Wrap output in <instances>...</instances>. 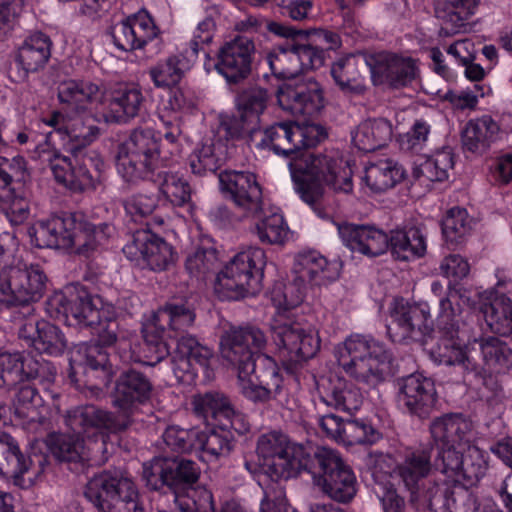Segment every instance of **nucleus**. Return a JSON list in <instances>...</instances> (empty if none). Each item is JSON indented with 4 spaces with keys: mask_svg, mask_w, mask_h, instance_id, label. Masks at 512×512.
<instances>
[{
    "mask_svg": "<svg viewBox=\"0 0 512 512\" xmlns=\"http://www.w3.org/2000/svg\"><path fill=\"white\" fill-rule=\"evenodd\" d=\"M19 336L28 340L40 354L59 356L67 348V339L61 329L45 320L25 323Z\"/></svg>",
    "mask_w": 512,
    "mask_h": 512,
    "instance_id": "38",
    "label": "nucleus"
},
{
    "mask_svg": "<svg viewBox=\"0 0 512 512\" xmlns=\"http://www.w3.org/2000/svg\"><path fill=\"white\" fill-rule=\"evenodd\" d=\"M317 446L296 445L278 431H271L259 436L256 453L262 460L265 474L274 482L288 480L304 471L302 452H308Z\"/></svg>",
    "mask_w": 512,
    "mask_h": 512,
    "instance_id": "12",
    "label": "nucleus"
},
{
    "mask_svg": "<svg viewBox=\"0 0 512 512\" xmlns=\"http://www.w3.org/2000/svg\"><path fill=\"white\" fill-rule=\"evenodd\" d=\"M261 139L255 144L260 150L294 161L303 148H311L326 138L319 125L300 127L292 121L275 122L259 130Z\"/></svg>",
    "mask_w": 512,
    "mask_h": 512,
    "instance_id": "13",
    "label": "nucleus"
},
{
    "mask_svg": "<svg viewBox=\"0 0 512 512\" xmlns=\"http://www.w3.org/2000/svg\"><path fill=\"white\" fill-rule=\"evenodd\" d=\"M152 391V382L143 372L134 368L121 371L112 391V403L123 414L115 416L127 418L130 424L129 415L150 401Z\"/></svg>",
    "mask_w": 512,
    "mask_h": 512,
    "instance_id": "24",
    "label": "nucleus"
},
{
    "mask_svg": "<svg viewBox=\"0 0 512 512\" xmlns=\"http://www.w3.org/2000/svg\"><path fill=\"white\" fill-rule=\"evenodd\" d=\"M403 177V171L392 161L371 164L365 170L364 181L374 193H382L395 186Z\"/></svg>",
    "mask_w": 512,
    "mask_h": 512,
    "instance_id": "56",
    "label": "nucleus"
},
{
    "mask_svg": "<svg viewBox=\"0 0 512 512\" xmlns=\"http://www.w3.org/2000/svg\"><path fill=\"white\" fill-rule=\"evenodd\" d=\"M221 148V143L214 138H204L190 155L189 163L192 172L197 175L216 172L224 161Z\"/></svg>",
    "mask_w": 512,
    "mask_h": 512,
    "instance_id": "51",
    "label": "nucleus"
},
{
    "mask_svg": "<svg viewBox=\"0 0 512 512\" xmlns=\"http://www.w3.org/2000/svg\"><path fill=\"white\" fill-rule=\"evenodd\" d=\"M465 335L466 330L464 329V334L461 336L459 341L460 345L462 347L469 346L471 349V356L476 363L479 364L481 370L478 374L473 375L465 373L461 366L456 365L461 369L464 377L480 376L483 366L489 371L497 374L506 373L512 367V349L506 342L496 336L488 335L474 338L472 341L464 344L462 342Z\"/></svg>",
    "mask_w": 512,
    "mask_h": 512,
    "instance_id": "27",
    "label": "nucleus"
},
{
    "mask_svg": "<svg viewBox=\"0 0 512 512\" xmlns=\"http://www.w3.org/2000/svg\"><path fill=\"white\" fill-rule=\"evenodd\" d=\"M294 272L299 281L311 282L315 285H323L338 277V270L335 263H330L317 251L300 253L294 265Z\"/></svg>",
    "mask_w": 512,
    "mask_h": 512,
    "instance_id": "41",
    "label": "nucleus"
},
{
    "mask_svg": "<svg viewBox=\"0 0 512 512\" xmlns=\"http://www.w3.org/2000/svg\"><path fill=\"white\" fill-rule=\"evenodd\" d=\"M176 340L177 346L171 355V362L173 372L179 380L192 379L196 374V366L203 369L209 367L210 359L213 356V351L209 347L200 343L191 334L181 335Z\"/></svg>",
    "mask_w": 512,
    "mask_h": 512,
    "instance_id": "31",
    "label": "nucleus"
},
{
    "mask_svg": "<svg viewBox=\"0 0 512 512\" xmlns=\"http://www.w3.org/2000/svg\"><path fill=\"white\" fill-rule=\"evenodd\" d=\"M392 326L398 341H419L432 330L429 323L430 312L426 305L397 304L392 314Z\"/></svg>",
    "mask_w": 512,
    "mask_h": 512,
    "instance_id": "33",
    "label": "nucleus"
},
{
    "mask_svg": "<svg viewBox=\"0 0 512 512\" xmlns=\"http://www.w3.org/2000/svg\"><path fill=\"white\" fill-rule=\"evenodd\" d=\"M0 279V303L24 306L40 300L46 289L47 276L38 264H27L20 259Z\"/></svg>",
    "mask_w": 512,
    "mask_h": 512,
    "instance_id": "16",
    "label": "nucleus"
},
{
    "mask_svg": "<svg viewBox=\"0 0 512 512\" xmlns=\"http://www.w3.org/2000/svg\"><path fill=\"white\" fill-rule=\"evenodd\" d=\"M268 91L262 87L254 86L244 89L237 96L239 113L250 119L251 123L258 124L259 116L267 107Z\"/></svg>",
    "mask_w": 512,
    "mask_h": 512,
    "instance_id": "63",
    "label": "nucleus"
},
{
    "mask_svg": "<svg viewBox=\"0 0 512 512\" xmlns=\"http://www.w3.org/2000/svg\"><path fill=\"white\" fill-rule=\"evenodd\" d=\"M234 447L231 431L223 428L213 429L208 432L198 429L196 449L206 452L215 459L228 456Z\"/></svg>",
    "mask_w": 512,
    "mask_h": 512,
    "instance_id": "61",
    "label": "nucleus"
},
{
    "mask_svg": "<svg viewBox=\"0 0 512 512\" xmlns=\"http://www.w3.org/2000/svg\"><path fill=\"white\" fill-rule=\"evenodd\" d=\"M388 249L401 261L420 258L426 253V237L419 227H403L390 231Z\"/></svg>",
    "mask_w": 512,
    "mask_h": 512,
    "instance_id": "42",
    "label": "nucleus"
},
{
    "mask_svg": "<svg viewBox=\"0 0 512 512\" xmlns=\"http://www.w3.org/2000/svg\"><path fill=\"white\" fill-rule=\"evenodd\" d=\"M52 41L42 32H34L27 36L16 54V62L23 70L22 78L44 68L51 56Z\"/></svg>",
    "mask_w": 512,
    "mask_h": 512,
    "instance_id": "40",
    "label": "nucleus"
},
{
    "mask_svg": "<svg viewBox=\"0 0 512 512\" xmlns=\"http://www.w3.org/2000/svg\"><path fill=\"white\" fill-rule=\"evenodd\" d=\"M481 0H435L436 17L442 22L441 34L453 35L465 27Z\"/></svg>",
    "mask_w": 512,
    "mask_h": 512,
    "instance_id": "39",
    "label": "nucleus"
},
{
    "mask_svg": "<svg viewBox=\"0 0 512 512\" xmlns=\"http://www.w3.org/2000/svg\"><path fill=\"white\" fill-rule=\"evenodd\" d=\"M382 433L366 419H346L342 424L340 441L345 445H373Z\"/></svg>",
    "mask_w": 512,
    "mask_h": 512,
    "instance_id": "58",
    "label": "nucleus"
},
{
    "mask_svg": "<svg viewBox=\"0 0 512 512\" xmlns=\"http://www.w3.org/2000/svg\"><path fill=\"white\" fill-rule=\"evenodd\" d=\"M321 399L328 406L347 413L357 411L363 403L360 389L343 379H338L333 383Z\"/></svg>",
    "mask_w": 512,
    "mask_h": 512,
    "instance_id": "53",
    "label": "nucleus"
},
{
    "mask_svg": "<svg viewBox=\"0 0 512 512\" xmlns=\"http://www.w3.org/2000/svg\"><path fill=\"white\" fill-rule=\"evenodd\" d=\"M391 138L392 125L384 118L363 121L352 132L353 144L365 153L385 147Z\"/></svg>",
    "mask_w": 512,
    "mask_h": 512,
    "instance_id": "43",
    "label": "nucleus"
},
{
    "mask_svg": "<svg viewBox=\"0 0 512 512\" xmlns=\"http://www.w3.org/2000/svg\"><path fill=\"white\" fill-rule=\"evenodd\" d=\"M398 403L411 415L428 418L436 409L438 394L433 379L412 373L396 380Z\"/></svg>",
    "mask_w": 512,
    "mask_h": 512,
    "instance_id": "23",
    "label": "nucleus"
},
{
    "mask_svg": "<svg viewBox=\"0 0 512 512\" xmlns=\"http://www.w3.org/2000/svg\"><path fill=\"white\" fill-rule=\"evenodd\" d=\"M340 159L334 152L316 153L303 148L297 158L288 163L296 192L321 218L329 217L320 203L323 194L321 182L335 169Z\"/></svg>",
    "mask_w": 512,
    "mask_h": 512,
    "instance_id": "11",
    "label": "nucleus"
},
{
    "mask_svg": "<svg viewBox=\"0 0 512 512\" xmlns=\"http://www.w3.org/2000/svg\"><path fill=\"white\" fill-rule=\"evenodd\" d=\"M153 182L159 185L161 193L175 206H183L191 199V187L182 176L168 172L156 171Z\"/></svg>",
    "mask_w": 512,
    "mask_h": 512,
    "instance_id": "57",
    "label": "nucleus"
},
{
    "mask_svg": "<svg viewBox=\"0 0 512 512\" xmlns=\"http://www.w3.org/2000/svg\"><path fill=\"white\" fill-rule=\"evenodd\" d=\"M472 423L463 414L448 413L435 417L429 424V433L434 447L449 445H466Z\"/></svg>",
    "mask_w": 512,
    "mask_h": 512,
    "instance_id": "37",
    "label": "nucleus"
},
{
    "mask_svg": "<svg viewBox=\"0 0 512 512\" xmlns=\"http://www.w3.org/2000/svg\"><path fill=\"white\" fill-rule=\"evenodd\" d=\"M218 268V252L213 247H199L189 254L185 261V269L188 274L200 281L214 275Z\"/></svg>",
    "mask_w": 512,
    "mask_h": 512,
    "instance_id": "59",
    "label": "nucleus"
},
{
    "mask_svg": "<svg viewBox=\"0 0 512 512\" xmlns=\"http://www.w3.org/2000/svg\"><path fill=\"white\" fill-rule=\"evenodd\" d=\"M112 305H103L98 295L91 294L80 284L70 287V320L68 325L80 327H94L100 322V316L110 314Z\"/></svg>",
    "mask_w": 512,
    "mask_h": 512,
    "instance_id": "36",
    "label": "nucleus"
},
{
    "mask_svg": "<svg viewBox=\"0 0 512 512\" xmlns=\"http://www.w3.org/2000/svg\"><path fill=\"white\" fill-rule=\"evenodd\" d=\"M100 135L91 119L77 117L66 123L62 136L64 149L71 157L62 155L49 142L39 144L35 153L47 163L55 180L73 192L95 190L101 184L105 162L94 150H86Z\"/></svg>",
    "mask_w": 512,
    "mask_h": 512,
    "instance_id": "2",
    "label": "nucleus"
},
{
    "mask_svg": "<svg viewBox=\"0 0 512 512\" xmlns=\"http://www.w3.org/2000/svg\"><path fill=\"white\" fill-rule=\"evenodd\" d=\"M145 102V96L139 86L127 85L112 93L109 109L116 122L127 123L140 114Z\"/></svg>",
    "mask_w": 512,
    "mask_h": 512,
    "instance_id": "44",
    "label": "nucleus"
},
{
    "mask_svg": "<svg viewBox=\"0 0 512 512\" xmlns=\"http://www.w3.org/2000/svg\"><path fill=\"white\" fill-rule=\"evenodd\" d=\"M176 340L177 346L171 355V362L173 372L179 380L192 379L196 374V366L203 369L209 367L210 359L213 356V351L209 347L200 343L191 334L181 335Z\"/></svg>",
    "mask_w": 512,
    "mask_h": 512,
    "instance_id": "32",
    "label": "nucleus"
},
{
    "mask_svg": "<svg viewBox=\"0 0 512 512\" xmlns=\"http://www.w3.org/2000/svg\"><path fill=\"white\" fill-rule=\"evenodd\" d=\"M271 330L280 360L288 373H295L320 348V340L312 329H306L302 323L288 317L276 319Z\"/></svg>",
    "mask_w": 512,
    "mask_h": 512,
    "instance_id": "14",
    "label": "nucleus"
},
{
    "mask_svg": "<svg viewBox=\"0 0 512 512\" xmlns=\"http://www.w3.org/2000/svg\"><path fill=\"white\" fill-rule=\"evenodd\" d=\"M370 55L345 54L331 63L330 75L339 88L347 95L361 96L367 91L366 68L370 69Z\"/></svg>",
    "mask_w": 512,
    "mask_h": 512,
    "instance_id": "30",
    "label": "nucleus"
},
{
    "mask_svg": "<svg viewBox=\"0 0 512 512\" xmlns=\"http://www.w3.org/2000/svg\"><path fill=\"white\" fill-rule=\"evenodd\" d=\"M143 343L141 346L143 364L155 366L171 355L170 347L166 342L167 329L157 325L152 319L142 331Z\"/></svg>",
    "mask_w": 512,
    "mask_h": 512,
    "instance_id": "48",
    "label": "nucleus"
},
{
    "mask_svg": "<svg viewBox=\"0 0 512 512\" xmlns=\"http://www.w3.org/2000/svg\"><path fill=\"white\" fill-rule=\"evenodd\" d=\"M143 479L151 490L167 487L175 495L181 512H206L214 509L212 493L193 488L200 476L196 462L180 456H156L143 464Z\"/></svg>",
    "mask_w": 512,
    "mask_h": 512,
    "instance_id": "4",
    "label": "nucleus"
},
{
    "mask_svg": "<svg viewBox=\"0 0 512 512\" xmlns=\"http://www.w3.org/2000/svg\"><path fill=\"white\" fill-rule=\"evenodd\" d=\"M219 191L243 217L256 218L263 212V193L257 177L249 171L223 170L218 174Z\"/></svg>",
    "mask_w": 512,
    "mask_h": 512,
    "instance_id": "17",
    "label": "nucleus"
},
{
    "mask_svg": "<svg viewBox=\"0 0 512 512\" xmlns=\"http://www.w3.org/2000/svg\"><path fill=\"white\" fill-rule=\"evenodd\" d=\"M279 105L296 116L312 117L324 107V95L321 85L313 80L283 84L277 91Z\"/></svg>",
    "mask_w": 512,
    "mask_h": 512,
    "instance_id": "28",
    "label": "nucleus"
},
{
    "mask_svg": "<svg viewBox=\"0 0 512 512\" xmlns=\"http://www.w3.org/2000/svg\"><path fill=\"white\" fill-rule=\"evenodd\" d=\"M500 128L491 116L470 120L462 133L463 147L473 153H483L496 141Z\"/></svg>",
    "mask_w": 512,
    "mask_h": 512,
    "instance_id": "45",
    "label": "nucleus"
},
{
    "mask_svg": "<svg viewBox=\"0 0 512 512\" xmlns=\"http://www.w3.org/2000/svg\"><path fill=\"white\" fill-rule=\"evenodd\" d=\"M433 452V444L408 446L403 450L401 461L393 469L395 477L409 493L412 503L417 502L421 486L434 471Z\"/></svg>",
    "mask_w": 512,
    "mask_h": 512,
    "instance_id": "20",
    "label": "nucleus"
},
{
    "mask_svg": "<svg viewBox=\"0 0 512 512\" xmlns=\"http://www.w3.org/2000/svg\"><path fill=\"white\" fill-rule=\"evenodd\" d=\"M123 253L138 266L152 271L166 270L174 261L173 247L149 229L137 230Z\"/></svg>",
    "mask_w": 512,
    "mask_h": 512,
    "instance_id": "21",
    "label": "nucleus"
},
{
    "mask_svg": "<svg viewBox=\"0 0 512 512\" xmlns=\"http://www.w3.org/2000/svg\"><path fill=\"white\" fill-rule=\"evenodd\" d=\"M338 365L344 372L369 388H376L389 374L390 352L370 336L354 334L335 349Z\"/></svg>",
    "mask_w": 512,
    "mask_h": 512,
    "instance_id": "7",
    "label": "nucleus"
},
{
    "mask_svg": "<svg viewBox=\"0 0 512 512\" xmlns=\"http://www.w3.org/2000/svg\"><path fill=\"white\" fill-rule=\"evenodd\" d=\"M266 263L262 248L249 247L237 253L217 275L216 291L228 300L256 295L262 288Z\"/></svg>",
    "mask_w": 512,
    "mask_h": 512,
    "instance_id": "10",
    "label": "nucleus"
},
{
    "mask_svg": "<svg viewBox=\"0 0 512 512\" xmlns=\"http://www.w3.org/2000/svg\"><path fill=\"white\" fill-rule=\"evenodd\" d=\"M99 93V86L84 80H66L58 86V99L76 113L84 112Z\"/></svg>",
    "mask_w": 512,
    "mask_h": 512,
    "instance_id": "46",
    "label": "nucleus"
},
{
    "mask_svg": "<svg viewBox=\"0 0 512 512\" xmlns=\"http://www.w3.org/2000/svg\"><path fill=\"white\" fill-rule=\"evenodd\" d=\"M144 511V505L136 484L125 471L121 470L115 484V491H113L108 501V508L105 509V512Z\"/></svg>",
    "mask_w": 512,
    "mask_h": 512,
    "instance_id": "47",
    "label": "nucleus"
},
{
    "mask_svg": "<svg viewBox=\"0 0 512 512\" xmlns=\"http://www.w3.org/2000/svg\"><path fill=\"white\" fill-rule=\"evenodd\" d=\"M454 166V156L450 149L437 151L433 156L417 165L413 170L416 179L429 182H442L448 178Z\"/></svg>",
    "mask_w": 512,
    "mask_h": 512,
    "instance_id": "55",
    "label": "nucleus"
},
{
    "mask_svg": "<svg viewBox=\"0 0 512 512\" xmlns=\"http://www.w3.org/2000/svg\"><path fill=\"white\" fill-rule=\"evenodd\" d=\"M255 56L254 40L245 35H236L219 47L214 68L229 85H239L251 76Z\"/></svg>",
    "mask_w": 512,
    "mask_h": 512,
    "instance_id": "18",
    "label": "nucleus"
},
{
    "mask_svg": "<svg viewBox=\"0 0 512 512\" xmlns=\"http://www.w3.org/2000/svg\"><path fill=\"white\" fill-rule=\"evenodd\" d=\"M272 74L278 79H291L301 74L295 43H287L271 50L266 56Z\"/></svg>",
    "mask_w": 512,
    "mask_h": 512,
    "instance_id": "52",
    "label": "nucleus"
},
{
    "mask_svg": "<svg viewBox=\"0 0 512 512\" xmlns=\"http://www.w3.org/2000/svg\"><path fill=\"white\" fill-rule=\"evenodd\" d=\"M434 447V471H439L455 483L475 486L486 474L488 462L485 451L475 445Z\"/></svg>",
    "mask_w": 512,
    "mask_h": 512,
    "instance_id": "15",
    "label": "nucleus"
},
{
    "mask_svg": "<svg viewBox=\"0 0 512 512\" xmlns=\"http://www.w3.org/2000/svg\"><path fill=\"white\" fill-rule=\"evenodd\" d=\"M452 497V489L445 483L429 479L420 488L419 499L428 504L432 512H448Z\"/></svg>",
    "mask_w": 512,
    "mask_h": 512,
    "instance_id": "64",
    "label": "nucleus"
},
{
    "mask_svg": "<svg viewBox=\"0 0 512 512\" xmlns=\"http://www.w3.org/2000/svg\"><path fill=\"white\" fill-rule=\"evenodd\" d=\"M66 424L75 434H58L50 437V451L62 462H80L86 459L84 441L80 434L90 428L103 429L111 433L124 431L129 427L125 417H116L113 412L95 405L76 407L67 412Z\"/></svg>",
    "mask_w": 512,
    "mask_h": 512,
    "instance_id": "6",
    "label": "nucleus"
},
{
    "mask_svg": "<svg viewBox=\"0 0 512 512\" xmlns=\"http://www.w3.org/2000/svg\"><path fill=\"white\" fill-rule=\"evenodd\" d=\"M122 469L113 468L103 470L89 479L85 486L84 495L100 512L108 508L115 484Z\"/></svg>",
    "mask_w": 512,
    "mask_h": 512,
    "instance_id": "50",
    "label": "nucleus"
},
{
    "mask_svg": "<svg viewBox=\"0 0 512 512\" xmlns=\"http://www.w3.org/2000/svg\"><path fill=\"white\" fill-rule=\"evenodd\" d=\"M109 34L117 49L132 52L157 40L160 30L150 14L142 10L112 25Z\"/></svg>",
    "mask_w": 512,
    "mask_h": 512,
    "instance_id": "25",
    "label": "nucleus"
},
{
    "mask_svg": "<svg viewBox=\"0 0 512 512\" xmlns=\"http://www.w3.org/2000/svg\"><path fill=\"white\" fill-rule=\"evenodd\" d=\"M264 332L253 325L230 326L220 337V353L237 369L242 395L254 404L277 401L283 378L275 360L260 352L265 348Z\"/></svg>",
    "mask_w": 512,
    "mask_h": 512,
    "instance_id": "1",
    "label": "nucleus"
},
{
    "mask_svg": "<svg viewBox=\"0 0 512 512\" xmlns=\"http://www.w3.org/2000/svg\"><path fill=\"white\" fill-rule=\"evenodd\" d=\"M475 311L487 330L502 337L512 336V299L495 289L478 293Z\"/></svg>",
    "mask_w": 512,
    "mask_h": 512,
    "instance_id": "29",
    "label": "nucleus"
},
{
    "mask_svg": "<svg viewBox=\"0 0 512 512\" xmlns=\"http://www.w3.org/2000/svg\"><path fill=\"white\" fill-rule=\"evenodd\" d=\"M44 406V400L38 390L30 385L24 384L16 391L12 407L16 418L27 423H43L45 417L41 409Z\"/></svg>",
    "mask_w": 512,
    "mask_h": 512,
    "instance_id": "49",
    "label": "nucleus"
},
{
    "mask_svg": "<svg viewBox=\"0 0 512 512\" xmlns=\"http://www.w3.org/2000/svg\"><path fill=\"white\" fill-rule=\"evenodd\" d=\"M47 462L43 454L25 455L14 437L0 432V474L11 478L16 486H31L34 477L43 473Z\"/></svg>",
    "mask_w": 512,
    "mask_h": 512,
    "instance_id": "19",
    "label": "nucleus"
},
{
    "mask_svg": "<svg viewBox=\"0 0 512 512\" xmlns=\"http://www.w3.org/2000/svg\"><path fill=\"white\" fill-rule=\"evenodd\" d=\"M431 291L440 298L437 316L439 336L437 344L431 349L432 359L440 365H459L465 373L478 374L481 369L471 356V349L469 346L462 347L459 342L465 326L460 307L452 305L449 293H445L440 281L432 282Z\"/></svg>",
    "mask_w": 512,
    "mask_h": 512,
    "instance_id": "5",
    "label": "nucleus"
},
{
    "mask_svg": "<svg viewBox=\"0 0 512 512\" xmlns=\"http://www.w3.org/2000/svg\"><path fill=\"white\" fill-rule=\"evenodd\" d=\"M338 233L351 251L369 257L382 255L389 247V235L375 226L343 223L338 225Z\"/></svg>",
    "mask_w": 512,
    "mask_h": 512,
    "instance_id": "35",
    "label": "nucleus"
},
{
    "mask_svg": "<svg viewBox=\"0 0 512 512\" xmlns=\"http://www.w3.org/2000/svg\"><path fill=\"white\" fill-rule=\"evenodd\" d=\"M369 63L374 85L387 84L391 88L399 89L411 84L418 74L414 59L391 52L370 55Z\"/></svg>",
    "mask_w": 512,
    "mask_h": 512,
    "instance_id": "26",
    "label": "nucleus"
},
{
    "mask_svg": "<svg viewBox=\"0 0 512 512\" xmlns=\"http://www.w3.org/2000/svg\"><path fill=\"white\" fill-rule=\"evenodd\" d=\"M471 230V219L466 209L451 208L442 221V233L447 244L457 246Z\"/></svg>",
    "mask_w": 512,
    "mask_h": 512,
    "instance_id": "62",
    "label": "nucleus"
},
{
    "mask_svg": "<svg viewBox=\"0 0 512 512\" xmlns=\"http://www.w3.org/2000/svg\"><path fill=\"white\" fill-rule=\"evenodd\" d=\"M303 453L301 458L304 471L311 475L314 485L323 494L343 504L354 499L357 493V479L352 468L338 451L317 446Z\"/></svg>",
    "mask_w": 512,
    "mask_h": 512,
    "instance_id": "8",
    "label": "nucleus"
},
{
    "mask_svg": "<svg viewBox=\"0 0 512 512\" xmlns=\"http://www.w3.org/2000/svg\"><path fill=\"white\" fill-rule=\"evenodd\" d=\"M113 232V226L108 223L95 225L81 213H64L38 221L29 228L28 235L35 247L61 249L89 257Z\"/></svg>",
    "mask_w": 512,
    "mask_h": 512,
    "instance_id": "3",
    "label": "nucleus"
},
{
    "mask_svg": "<svg viewBox=\"0 0 512 512\" xmlns=\"http://www.w3.org/2000/svg\"><path fill=\"white\" fill-rule=\"evenodd\" d=\"M192 295L173 296L153 314L152 320L159 326H167L170 338L178 339L194 325L196 319Z\"/></svg>",
    "mask_w": 512,
    "mask_h": 512,
    "instance_id": "34",
    "label": "nucleus"
},
{
    "mask_svg": "<svg viewBox=\"0 0 512 512\" xmlns=\"http://www.w3.org/2000/svg\"><path fill=\"white\" fill-rule=\"evenodd\" d=\"M78 359L71 360L69 378L81 385L77 377L79 370L85 375L83 386L90 389L108 387L112 381V368L109 357L103 346L97 343H81L77 347Z\"/></svg>",
    "mask_w": 512,
    "mask_h": 512,
    "instance_id": "22",
    "label": "nucleus"
},
{
    "mask_svg": "<svg viewBox=\"0 0 512 512\" xmlns=\"http://www.w3.org/2000/svg\"><path fill=\"white\" fill-rule=\"evenodd\" d=\"M159 142L150 128H135L118 145L117 171L127 183L153 180L159 162Z\"/></svg>",
    "mask_w": 512,
    "mask_h": 512,
    "instance_id": "9",
    "label": "nucleus"
},
{
    "mask_svg": "<svg viewBox=\"0 0 512 512\" xmlns=\"http://www.w3.org/2000/svg\"><path fill=\"white\" fill-rule=\"evenodd\" d=\"M192 405L194 413L198 417L203 418L207 423H210V420H215L219 425L231 403L221 393L207 392L194 396Z\"/></svg>",
    "mask_w": 512,
    "mask_h": 512,
    "instance_id": "60",
    "label": "nucleus"
},
{
    "mask_svg": "<svg viewBox=\"0 0 512 512\" xmlns=\"http://www.w3.org/2000/svg\"><path fill=\"white\" fill-rule=\"evenodd\" d=\"M186 62L181 55H171L149 68L148 74L156 88H172L185 74Z\"/></svg>",
    "mask_w": 512,
    "mask_h": 512,
    "instance_id": "54",
    "label": "nucleus"
}]
</instances>
